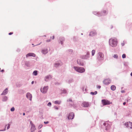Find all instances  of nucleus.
Returning <instances> with one entry per match:
<instances>
[{"instance_id": "obj_1", "label": "nucleus", "mask_w": 132, "mask_h": 132, "mask_svg": "<svg viewBox=\"0 0 132 132\" xmlns=\"http://www.w3.org/2000/svg\"><path fill=\"white\" fill-rule=\"evenodd\" d=\"M117 39L116 38H111L109 40L110 45L112 47H115L117 46L118 44Z\"/></svg>"}, {"instance_id": "obj_2", "label": "nucleus", "mask_w": 132, "mask_h": 132, "mask_svg": "<svg viewBox=\"0 0 132 132\" xmlns=\"http://www.w3.org/2000/svg\"><path fill=\"white\" fill-rule=\"evenodd\" d=\"M73 68L76 71L79 73H83L85 71V69L82 67L74 66Z\"/></svg>"}, {"instance_id": "obj_3", "label": "nucleus", "mask_w": 132, "mask_h": 132, "mask_svg": "<svg viewBox=\"0 0 132 132\" xmlns=\"http://www.w3.org/2000/svg\"><path fill=\"white\" fill-rule=\"evenodd\" d=\"M93 13L98 16H100L102 15H106L108 13V12L106 10H103L101 13H99L98 12H94Z\"/></svg>"}, {"instance_id": "obj_4", "label": "nucleus", "mask_w": 132, "mask_h": 132, "mask_svg": "<svg viewBox=\"0 0 132 132\" xmlns=\"http://www.w3.org/2000/svg\"><path fill=\"white\" fill-rule=\"evenodd\" d=\"M104 55L103 54L102 52H98L97 55V58L99 60H103L104 59Z\"/></svg>"}, {"instance_id": "obj_5", "label": "nucleus", "mask_w": 132, "mask_h": 132, "mask_svg": "<svg viewBox=\"0 0 132 132\" xmlns=\"http://www.w3.org/2000/svg\"><path fill=\"white\" fill-rule=\"evenodd\" d=\"M90 53L89 52L87 51L86 52L85 55H84L81 56L80 58L84 59H87L89 57Z\"/></svg>"}, {"instance_id": "obj_6", "label": "nucleus", "mask_w": 132, "mask_h": 132, "mask_svg": "<svg viewBox=\"0 0 132 132\" xmlns=\"http://www.w3.org/2000/svg\"><path fill=\"white\" fill-rule=\"evenodd\" d=\"M102 102L103 105H109L111 104L112 103L108 100H102Z\"/></svg>"}, {"instance_id": "obj_7", "label": "nucleus", "mask_w": 132, "mask_h": 132, "mask_svg": "<svg viewBox=\"0 0 132 132\" xmlns=\"http://www.w3.org/2000/svg\"><path fill=\"white\" fill-rule=\"evenodd\" d=\"M68 118L69 120L72 119L74 117V114L73 112H71L69 113L68 116Z\"/></svg>"}, {"instance_id": "obj_8", "label": "nucleus", "mask_w": 132, "mask_h": 132, "mask_svg": "<svg viewBox=\"0 0 132 132\" xmlns=\"http://www.w3.org/2000/svg\"><path fill=\"white\" fill-rule=\"evenodd\" d=\"M48 89V86H45L43 89H41L40 91L42 93H46Z\"/></svg>"}, {"instance_id": "obj_9", "label": "nucleus", "mask_w": 132, "mask_h": 132, "mask_svg": "<svg viewBox=\"0 0 132 132\" xmlns=\"http://www.w3.org/2000/svg\"><path fill=\"white\" fill-rule=\"evenodd\" d=\"M111 82V80L109 79L104 80L103 81V83L106 85L109 84Z\"/></svg>"}, {"instance_id": "obj_10", "label": "nucleus", "mask_w": 132, "mask_h": 132, "mask_svg": "<svg viewBox=\"0 0 132 132\" xmlns=\"http://www.w3.org/2000/svg\"><path fill=\"white\" fill-rule=\"evenodd\" d=\"M26 97L29 99L30 101H31L32 100V95L30 93H27L26 94Z\"/></svg>"}, {"instance_id": "obj_11", "label": "nucleus", "mask_w": 132, "mask_h": 132, "mask_svg": "<svg viewBox=\"0 0 132 132\" xmlns=\"http://www.w3.org/2000/svg\"><path fill=\"white\" fill-rule=\"evenodd\" d=\"M97 34V32L95 30H93L90 32L89 35L90 36H93L96 35Z\"/></svg>"}, {"instance_id": "obj_12", "label": "nucleus", "mask_w": 132, "mask_h": 132, "mask_svg": "<svg viewBox=\"0 0 132 132\" xmlns=\"http://www.w3.org/2000/svg\"><path fill=\"white\" fill-rule=\"evenodd\" d=\"M51 78V76L50 75H48L45 77V80L46 81H47L50 80Z\"/></svg>"}, {"instance_id": "obj_13", "label": "nucleus", "mask_w": 132, "mask_h": 132, "mask_svg": "<svg viewBox=\"0 0 132 132\" xmlns=\"http://www.w3.org/2000/svg\"><path fill=\"white\" fill-rule=\"evenodd\" d=\"M26 57H28L29 56L35 57L36 56V55L34 53H29L26 55Z\"/></svg>"}, {"instance_id": "obj_14", "label": "nucleus", "mask_w": 132, "mask_h": 132, "mask_svg": "<svg viewBox=\"0 0 132 132\" xmlns=\"http://www.w3.org/2000/svg\"><path fill=\"white\" fill-rule=\"evenodd\" d=\"M82 105L83 107H87L89 106V104L88 102H84L82 103Z\"/></svg>"}, {"instance_id": "obj_15", "label": "nucleus", "mask_w": 132, "mask_h": 132, "mask_svg": "<svg viewBox=\"0 0 132 132\" xmlns=\"http://www.w3.org/2000/svg\"><path fill=\"white\" fill-rule=\"evenodd\" d=\"M103 125L105 126V129L108 130L109 128V125L107 122H104L103 123Z\"/></svg>"}, {"instance_id": "obj_16", "label": "nucleus", "mask_w": 132, "mask_h": 132, "mask_svg": "<svg viewBox=\"0 0 132 132\" xmlns=\"http://www.w3.org/2000/svg\"><path fill=\"white\" fill-rule=\"evenodd\" d=\"M8 92V90L7 88H6L1 94V95H5Z\"/></svg>"}, {"instance_id": "obj_17", "label": "nucleus", "mask_w": 132, "mask_h": 132, "mask_svg": "<svg viewBox=\"0 0 132 132\" xmlns=\"http://www.w3.org/2000/svg\"><path fill=\"white\" fill-rule=\"evenodd\" d=\"M61 65V62H56L54 64V66L56 68L58 67Z\"/></svg>"}, {"instance_id": "obj_18", "label": "nucleus", "mask_w": 132, "mask_h": 132, "mask_svg": "<svg viewBox=\"0 0 132 132\" xmlns=\"http://www.w3.org/2000/svg\"><path fill=\"white\" fill-rule=\"evenodd\" d=\"M36 128L35 127V125H34L33 126H31V128H30V130L31 132H33L35 131V130H36Z\"/></svg>"}, {"instance_id": "obj_19", "label": "nucleus", "mask_w": 132, "mask_h": 132, "mask_svg": "<svg viewBox=\"0 0 132 132\" xmlns=\"http://www.w3.org/2000/svg\"><path fill=\"white\" fill-rule=\"evenodd\" d=\"M48 52L47 49H43L42 51V52L44 54H47Z\"/></svg>"}, {"instance_id": "obj_20", "label": "nucleus", "mask_w": 132, "mask_h": 132, "mask_svg": "<svg viewBox=\"0 0 132 132\" xmlns=\"http://www.w3.org/2000/svg\"><path fill=\"white\" fill-rule=\"evenodd\" d=\"M77 62L78 64L80 65L83 66L84 65L83 62L80 61V60H77Z\"/></svg>"}, {"instance_id": "obj_21", "label": "nucleus", "mask_w": 132, "mask_h": 132, "mask_svg": "<svg viewBox=\"0 0 132 132\" xmlns=\"http://www.w3.org/2000/svg\"><path fill=\"white\" fill-rule=\"evenodd\" d=\"M61 44V45L63 44V41H64L65 38L63 37H61L60 38Z\"/></svg>"}, {"instance_id": "obj_22", "label": "nucleus", "mask_w": 132, "mask_h": 132, "mask_svg": "<svg viewBox=\"0 0 132 132\" xmlns=\"http://www.w3.org/2000/svg\"><path fill=\"white\" fill-rule=\"evenodd\" d=\"M61 100H56L54 101V104H57L59 105H60L61 103Z\"/></svg>"}, {"instance_id": "obj_23", "label": "nucleus", "mask_w": 132, "mask_h": 132, "mask_svg": "<svg viewBox=\"0 0 132 132\" xmlns=\"http://www.w3.org/2000/svg\"><path fill=\"white\" fill-rule=\"evenodd\" d=\"M7 99L8 97L7 96H5L3 97L2 101L3 102H5L7 100Z\"/></svg>"}, {"instance_id": "obj_24", "label": "nucleus", "mask_w": 132, "mask_h": 132, "mask_svg": "<svg viewBox=\"0 0 132 132\" xmlns=\"http://www.w3.org/2000/svg\"><path fill=\"white\" fill-rule=\"evenodd\" d=\"M30 65V62L29 61H26L25 62V65L27 67L29 66Z\"/></svg>"}, {"instance_id": "obj_25", "label": "nucleus", "mask_w": 132, "mask_h": 132, "mask_svg": "<svg viewBox=\"0 0 132 132\" xmlns=\"http://www.w3.org/2000/svg\"><path fill=\"white\" fill-rule=\"evenodd\" d=\"M82 90L84 93H86L87 91V89L84 86L82 87Z\"/></svg>"}, {"instance_id": "obj_26", "label": "nucleus", "mask_w": 132, "mask_h": 132, "mask_svg": "<svg viewBox=\"0 0 132 132\" xmlns=\"http://www.w3.org/2000/svg\"><path fill=\"white\" fill-rule=\"evenodd\" d=\"M111 89L112 90L114 91L116 89V87L114 85H112L111 86Z\"/></svg>"}, {"instance_id": "obj_27", "label": "nucleus", "mask_w": 132, "mask_h": 132, "mask_svg": "<svg viewBox=\"0 0 132 132\" xmlns=\"http://www.w3.org/2000/svg\"><path fill=\"white\" fill-rule=\"evenodd\" d=\"M129 128L132 129V123L130 122H129Z\"/></svg>"}, {"instance_id": "obj_28", "label": "nucleus", "mask_w": 132, "mask_h": 132, "mask_svg": "<svg viewBox=\"0 0 132 132\" xmlns=\"http://www.w3.org/2000/svg\"><path fill=\"white\" fill-rule=\"evenodd\" d=\"M97 94V92L96 91H95L94 92H91L90 93V94L93 95H94Z\"/></svg>"}, {"instance_id": "obj_29", "label": "nucleus", "mask_w": 132, "mask_h": 132, "mask_svg": "<svg viewBox=\"0 0 132 132\" xmlns=\"http://www.w3.org/2000/svg\"><path fill=\"white\" fill-rule=\"evenodd\" d=\"M38 74V71L37 70L34 71L33 72V75L34 76H36Z\"/></svg>"}, {"instance_id": "obj_30", "label": "nucleus", "mask_w": 132, "mask_h": 132, "mask_svg": "<svg viewBox=\"0 0 132 132\" xmlns=\"http://www.w3.org/2000/svg\"><path fill=\"white\" fill-rule=\"evenodd\" d=\"M73 81V80L72 79H69V80L68 81V83H71Z\"/></svg>"}, {"instance_id": "obj_31", "label": "nucleus", "mask_w": 132, "mask_h": 132, "mask_svg": "<svg viewBox=\"0 0 132 132\" xmlns=\"http://www.w3.org/2000/svg\"><path fill=\"white\" fill-rule=\"evenodd\" d=\"M129 122H126L124 124L125 126L129 128Z\"/></svg>"}, {"instance_id": "obj_32", "label": "nucleus", "mask_w": 132, "mask_h": 132, "mask_svg": "<svg viewBox=\"0 0 132 132\" xmlns=\"http://www.w3.org/2000/svg\"><path fill=\"white\" fill-rule=\"evenodd\" d=\"M62 93L64 94H66L67 93V90L64 89H63L62 90Z\"/></svg>"}, {"instance_id": "obj_33", "label": "nucleus", "mask_w": 132, "mask_h": 132, "mask_svg": "<svg viewBox=\"0 0 132 132\" xmlns=\"http://www.w3.org/2000/svg\"><path fill=\"white\" fill-rule=\"evenodd\" d=\"M68 52H69L70 54H71L72 52V50L71 49H69L67 51Z\"/></svg>"}, {"instance_id": "obj_34", "label": "nucleus", "mask_w": 132, "mask_h": 132, "mask_svg": "<svg viewBox=\"0 0 132 132\" xmlns=\"http://www.w3.org/2000/svg\"><path fill=\"white\" fill-rule=\"evenodd\" d=\"M95 50H93L92 51V55L93 56L95 54Z\"/></svg>"}, {"instance_id": "obj_35", "label": "nucleus", "mask_w": 132, "mask_h": 132, "mask_svg": "<svg viewBox=\"0 0 132 132\" xmlns=\"http://www.w3.org/2000/svg\"><path fill=\"white\" fill-rule=\"evenodd\" d=\"M113 57L114 58H116V59H117L118 57V55L117 54H114V55L113 56Z\"/></svg>"}, {"instance_id": "obj_36", "label": "nucleus", "mask_w": 132, "mask_h": 132, "mask_svg": "<svg viewBox=\"0 0 132 132\" xmlns=\"http://www.w3.org/2000/svg\"><path fill=\"white\" fill-rule=\"evenodd\" d=\"M15 110V108L14 107H12L11 108L10 110L11 111H13Z\"/></svg>"}, {"instance_id": "obj_37", "label": "nucleus", "mask_w": 132, "mask_h": 132, "mask_svg": "<svg viewBox=\"0 0 132 132\" xmlns=\"http://www.w3.org/2000/svg\"><path fill=\"white\" fill-rule=\"evenodd\" d=\"M43 126L41 124L39 125L38 127V129H40Z\"/></svg>"}, {"instance_id": "obj_38", "label": "nucleus", "mask_w": 132, "mask_h": 132, "mask_svg": "<svg viewBox=\"0 0 132 132\" xmlns=\"http://www.w3.org/2000/svg\"><path fill=\"white\" fill-rule=\"evenodd\" d=\"M122 57L123 58H125L126 57V55L125 54H123L122 56Z\"/></svg>"}, {"instance_id": "obj_39", "label": "nucleus", "mask_w": 132, "mask_h": 132, "mask_svg": "<svg viewBox=\"0 0 132 132\" xmlns=\"http://www.w3.org/2000/svg\"><path fill=\"white\" fill-rule=\"evenodd\" d=\"M48 106H49L50 107L51 105V103L50 102H49L47 105Z\"/></svg>"}, {"instance_id": "obj_40", "label": "nucleus", "mask_w": 132, "mask_h": 132, "mask_svg": "<svg viewBox=\"0 0 132 132\" xmlns=\"http://www.w3.org/2000/svg\"><path fill=\"white\" fill-rule=\"evenodd\" d=\"M8 126L7 128V129H8L10 127V124L9 123L8 124Z\"/></svg>"}, {"instance_id": "obj_41", "label": "nucleus", "mask_w": 132, "mask_h": 132, "mask_svg": "<svg viewBox=\"0 0 132 132\" xmlns=\"http://www.w3.org/2000/svg\"><path fill=\"white\" fill-rule=\"evenodd\" d=\"M54 108L55 109H56V110H58L59 109L58 107L56 106H54Z\"/></svg>"}, {"instance_id": "obj_42", "label": "nucleus", "mask_w": 132, "mask_h": 132, "mask_svg": "<svg viewBox=\"0 0 132 132\" xmlns=\"http://www.w3.org/2000/svg\"><path fill=\"white\" fill-rule=\"evenodd\" d=\"M30 124L31 125V126L34 125L32 123V121H31L30 122Z\"/></svg>"}, {"instance_id": "obj_43", "label": "nucleus", "mask_w": 132, "mask_h": 132, "mask_svg": "<svg viewBox=\"0 0 132 132\" xmlns=\"http://www.w3.org/2000/svg\"><path fill=\"white\" fill-rule=\"evenodd\" d=\"M97 88H99V89H100L101 87V86H99V85L97 86Z\"/></svg>"}, {"instance_id": "obj_44", "label": "nucleus", "mask_w": 132, "mask_h": 132, "mask_svg": "<svg viewBox=\"0 0 132 132\" xmlns=\"http://www.w3.org/2000/svg\"><path fill=\"white\" fill-rule=\"evenodd\" d=\"M44 123L45 124H47V123H48L49 122L48 121H46V122L44 121Z\"/></svg>"}, {"instance_id": "obj_45", "label": "nucleus", "mask_w": 132, "mask_h": 132, "mask_svg": "<svg viewBox=\"0 0 132 132\" xmlns=\"http://www.w3.org/2000/svg\"><path fill=\"white\" fill-rule=\"evenodd\" d=\"M51 41V40L50 39H48L46 40V42H50Z\"/></svg>"}, {"instance_id": "obj_46", "label": "nucleus", "mask_w": 132, "mask_h": 132, "mask_svg": "<svg viewBox=\"0 0 132 132\" xmlns=\"http://www.w3.org/2000/svg\"><path fill=\"white\" fill-rule=\"evenodd\" d=\"M67 101H71V102H72V100L71 99H69V100H67Z\"/></svg>"}, {"instance_id": "obj_47", "label": "nucleus", "mask_w": 132, "mask_h": 132, "mask_svg": "<svg viewBox=\"0 0 132 132\" xmlns=\"http://www.w3.org/2000/svg\"><path fill=\"white\" fill-rule=\"evenodd\" d=\"M12 34H13V32H10L9 33V35H11Z\"/></svg>"}, {"instance_id": "obj_48", "label": "nucleus", "mask_w": 132, "mask_h": 132, "mask_svg": "<svg viewBox=\"0 0 132 132\" xmlns=\"http://www.w3.org/2000/svg\"><path fill=\"white\" fill-rule=\"evenodd\" d=\"M5 130V129L4 130H0V131H4Z\"/></svg>"}, {"instance_id": "obj_49", "label": "nucleus", "mask_w": 132, "mask_h": 132, "mask_svg": "<svg viewBox=\"0 0 132 132\" xmlns=\"http://www.w3.org/2000/svg\"><path fill=\"white\" fill-rule=\"evenodd\" d=\"M1 71V72H4V70L3 69V70H2Z\"/></svg>"}, {"instance_id": "obj_50", "label": "nucleus", "mask_w": 132, "mask_h": 132, "mask_svg": "<svg viewBox=\"0 0 132 132\" xmlns=\"http://www.w3.org/2000/svg\"><path fill=\"white\" fill-rule=\"evenodd\" d=\"M121 45L122 46H123L124 45V43H122L121 44Z\"/></svg>"}, {"instance_id": "obj_51", "label": "nucleus", "mask_w": 132, "mask_h": 132, "mask_svg": "<svg viewBox=\"0 0 132 132\" xmlns=\"http://www.w3.org/2000/svg\"><path fill=\"white\" fill-rule=\"evenodd\" d=\"M126 104V102H124L123 103V104L124 105H125V104Z\"/></svg>"}, {"instance_id": "obj_52", "label": "nucleus", "mask_w": 132, "mask_h": 132, "mask_svg": "<svg viewBox=\"0 0 132 132\" xmlns=\"http://www.w3.org/2000/svg\"><path fill=\"white\" fill-rule=\"evenodd\" d=\"M18 52H19L20 51V50L19 49H18L17 50Z\"/></svg>"}, {"instance_id": "obj_53", "label": "nucleus", "mask_w": 132, "mask_h": 132, "mask_svg": "<svg viewBox=\"0 0 132 132\" xmlns=\"http://www.w3.org/2000/svg\"><path fill=\"white\" fill-rule=\"evenodd\" d=\"M124 90H122L121 91V92L122 93H124Z\"/></svg>"}, {"instance_id": "obj_54", "label": "nucleus", "mask_w": 132, "mask_h": 132, "mask_svg": "<svg viewBox=\"0 0 132 132\" xmlns=\"http://www.w3.org/2000/svg\"><path fill=\"white\" fill-rule=\"evenodd\" d=\"M34 81H32L31 82V84H33L34 83Z\"/></svg>"}, {"instance_id": "obj_55", "label": "nucleus", "mask_w": 132, "mask_h": 132, "mask_svg": "<svg viewBox=\"0 0 132 132\" xmlns=\"http://www.w3.org/2000/svg\"><path fill=\"white\" fill-rule=\"evenodd\" d=\"M42 42H41L39 44H37V45H36V46H37V45H40L41 43Z\"/></svg>"}, {"instance_id": "obj_56", "label": "nucleus", "mask_w": 132, "mask_h": 132, "mask_svg": "<svg viewBox=\"0 0 132 132\" xmlns=\"http://www.w3.org/2000/svg\"><path fill=\"white\" fill-rule=\"evenodd\" d=\"M54 38V36H53V38H52V39H53Z\"/></svg>"}, {"instance_id": "obj_57", "label": "nucleus", "mask_w": 132, "mask_h": 132, "mask_svg": "<svg viewBox=\"0 0 132 132\" xmlns=\"http://www.w3.org/2000/svg\"><path fill=\"white\" fill-rule=\"evenodd\" d=\"M38 132H41V130H39Z\"/></svg>"}, {"instance_id": "obj_58", "label": "nucleus", "mask_w": 132, "mask_h": 132, "mask_svg": "<svg viewBox=\"0 0 132 132\" xmlns=\"http://www.w3.org/2000/svg\"><path fill=\"white\" fill-rule=\"evenodd\" d=\"M130 75L131 76H132V72H131V73H130Z\"/></svg>"}, {"instance_id": "obj_59", "label": "nucleus", "mask_w": 132, "mask_h": 132, "mask_svg": "<svg viewBox=\"0 0 132 132\" xmlns=\"http://www.w3.org/2000/svg\"><path fill=\"white\" fill-rule=\"evenodd\" d=\"M25 115V113H23V116H24V115Z\"/></svg>"}, {"instance_id": "obj_60", "label": "nucleus", "mask_w": 132, "mask_h": 132, "mask_svg": "<svg viewBox=\"0 0 132 132\" xmlns=\"http://www.w3.org/2000/svg\"><path fill=\"white\" fill-rule=\"evenodd\" d=\"M73 39H74V38H75V37H73Z\"/></svg>"}, {"instance_id": "obj_61", "label": "nucleus", "mask_w": 132, "mask_h": 132, "mask_svg": "<svg viewBox=\"0 0 132 132\" xmlns=\"http://www.w3.org/2000/svg\"><path fill=\"white\" fill-rule=\"evenodd\" d=\"M81 35H83V34L82 33H81Z\"/></svg>"}, {"instance_id": "obj_62", "label": "nucleus", "mask_w": 132, "mask_h": 132, "mask_svg": "<svg viewBox=\"0 0 132 132\" xmlns=\"http://www.w3.org/2000/svg\"><path fill=\"white\" fill-rule=\"evenodd\" d=\"M7 125H5V127H6L7 126Z\"/></svg>"}, {"instance_id": "obj_63", "label": "nucleus", "mask_w": 132, "mask_h": 132, "mask_svg": "<svg viewBox=\"0 0 132 132\" xmlns=\"http://www.w3.org/2000/svg\"><path fill=\"white\" fill-rule=\"evenodd\" d=\"M46 36H45V37Z\"/></svg>"}, {"instance_id": "obj_64", "label": "nucleus", "mask_w": 132, "mask_h": 132, "mask_svg": "<svg viewBox=\"0 0 132 132\" xmlns=\"http://www.w3.org/2000/svg\"><path fill=\"white\" fill-rule=\"evenodd\" d=\"M32 45H34V44H32Z\"/></svg>"}]
</instances>
